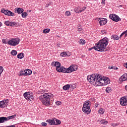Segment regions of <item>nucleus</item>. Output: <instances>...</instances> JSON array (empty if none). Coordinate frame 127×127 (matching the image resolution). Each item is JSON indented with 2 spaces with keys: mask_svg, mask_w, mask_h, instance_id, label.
<instances>
[{
  "mask_svg": "<svg viewBox=\"0 0 127 127\" xmlns=\"http://www.w3.org/2000/svg\"><path fill=\"white\" fill-rule=\"evenodd\" d=\"M52 67H56V70L59 73H71L74 71H77V67L75 64H71L69 67L66 68L65 67L62 66L61 63L59 62H53L51 63Z\"/></svg>",
  "mask_w": 127,
  "mask_h": 127,
  "instance_id": "1",
  "label": "nucleus"
},
{
  "mask_svg": "<svg viewBox=\"0 0 127 127\" xmlns=\"http://www.w3.org/2000/svg\"><path fill=\"white\" fill-rule=\"evenodd\" d=\"M109 44V39L107 37L103 38L96 43L95 46L92 47V49H95L99 52H104L108 51L107 46Z\"/></svg>",
  "mask_w": 127,
  "mask_h": 127,
  "instance_id": "2",
  "label": "nucleus"
},
{
  "mask_svg": "<svg viewBox=\"0 0 127 127\" xmlns=\"http://www.w3.org/2000/svg\"><path fill=\"white\" fill-rule=\"evenodd\" d=\"M54 97V95L51 93H44L43 95H41L39 97V99L44 106L49 107L50 105V101L52 98Z\"/></svg>",
  "mask_w": 127,
  "mask_h": 127,
  "instance_id": "3",
  "label": "nucleus"
},
{
  "mask_svg": "<svg viewBox=\"0 0 127 127\" xmlns=\"http://www.w3.org/2000/svg\"><path fill=\"white\" fill-rule=\"evenodd\" d=\"M99 73H94L92 75H88L87 79L89 83H91L94 86H96L97 84V78L98 77Z\"/></svg>",
  "mask_w": 127,
  "mask_h": 127,
  "instance_id": "4",
  "label": "nucleus"
},
{
  "mask_svg": "<svg viewBox=\"0 0 127 127\" xmlns=\"http://www.w3.org/2000/svg\"><path fill=\"white\" fill-rule=\"evenodd\" d=\"M96 81V86H105L106 84L105 82V78H102L100 74H98Z\"/></svg>",
  "mask_w": 127,
  "mask_h": 127,
  "instance_id": "5",
  "label": "nucleus"
},
{
  "mask_svg": "<svg viewBox=\"0 0 127 127\" xmlns=\"http://www.w3.org/2000/svg\"><path fill=\"white\" fill-rule=\"evenodd\" d=\"M23 96L25 99L29 101V102H31V101L34 100V97L32 95V93H30L29 92H25Z\"/></svg>",
  "mask_w": 127,
  "mask_h": 127,
  "instance_id": "6",
  "label": "nucleus"
},
{
  "mask_svg": "<svg viewBox=\"0 0 127 127\" xmlns=\"http://www.w3.org/2000/svg\"><path fill=\"white\" fill-rule=\"evenodd\" d=\"M19 39H12L8 41L7 44L11 45V46H16L19 44Z\"/></svg>",
  "mask_w": 127,
  "mask_h": 127,
  "instance_id": "7",
  "label": "nucleus"
},
{
  "mask_svg": "<svg viewBox=\"0 0 127 127\" xmlns=\"http://www.w3.org/2000/svg\"><path fill=\"white\" fill-rule=\"evenodd\" d=\"M0 12L8 16H14V15H15L14 13L11 12L10 10H5V9L3 8L1 9Z\"/></svg>",
  "mask_w": 127,
  "mask_h": 127,
  "instance_id": "8",
  "label": "nucleus"
},
{
  "mask_svg": "<svg viewBox=\"0 0 127 127\" xmlns=\"http://www.w3.org/2000/svg\"><path fill=\"white\" fill-rule=\"evenodd\" d=\"M109 18L110 19H112L113 21H115V22H118V21H121L122 19L118 16V15H116L115 14H111L109 15Z\"/></svg>",
  "mask_w": 127,
  "mask_h": 127,
  "instance_id": "9",
  "label": "nucleus"
},
{
  "mask_svg": "<svg viewBox=\"0 0 127 127\" xmlns=\"http://www.w3.org/2000/svg\"><path fill=\"white\" fill-rule=\"evenodd\" d=\"M120 102L121 106H127V96L120 98Z\"/></svg>",
  "mask_w": 127,
  "mask_h": 127,
  "instance_id": "10",
  "label": "nucleus"
},
{
  "mask_svg": "<svg viewBox=\"0 0 127 127\" xmlns=\"http://www.w3.org/2000/svg\"><path fill=\"white\" fill-rule=\"evenodd\" d=\"M100 26L105 25L108 22V19L105 18H100L98 20Z\"/></svg>",
  "mask_w": 127,
  "mask_h": 127,
  "instance_id": "11",
  "label": "nucleus"
},
{
  "mask_svg": "<svg viewBox=\"0 0 127 127\" xmlns=\"http://www.w3.org/2000/svg\"><path fill=\"white\" fill-rule=\"evenodd\" d=\"M82 111L83 113L86 115H90V114H91V109H90V106L85 108H82Z\"/></svg>",
  "mask_w": 127,
  "mask_h": 127,
  "instance_id": "12",
  "label": "nucleus"
},
{
  "mask_svg": "<svg viewBox=\"0 0 127 127\" xmlns=\"http://www.w3.org/2000/svg\"><path fill=\"white\" fill-rule=\"evenodd\" d=\"M15 10V13H18V14H20L24 11V9L22 8H19V7H16L14 9Z\"/></svg>",
  "mask_w": 127,
  "mask_h": 127,
  "instance_id": "13",
  "label": "nucleus"
},
{
  "mask_svg": "<svg viewBox=\"0 0 127 127\" xmlns=\"http://www.w3.org/2000/svg\"><path fill=\"white\" fill-rule=\"evenodd\" d=\"M47 123H48L50 126H56V123L54 119H49L46 121Z\"/></svg>",
  "mask_w": 127,
  "mask_h": 127,
  "instance_id": "14",
  "label": "nucleus"
},
{
  "mask_svg": "<svg viewBox=\"0 0 127 127\" xmlns=\"http://www.w3.org/2000/svg\"><path fill=\"white\" fill-rule=\"evenodd\" d=\"M91 104L90 101H85L83 104V106L82 109H85V108H87L88 107H90V106H91V104Z\"/></svg>",
  "mask_w": 127,
  "mask_h": 127,
  "instance_id": "15",
  "label": "nucleus"
},
{
  "mask_svg": "<svg viewBox=\"0 0 127 127\" xmlns=\"http://www.w3.org/2000/svg\"><path fill=\"white\" fill-rule=\"evenodd\" d=\"M6 107H7V105L4 103V101H3V100L0 101V108H1V109H4V108H6Z\"/></svg>",
  "mask_w": 127,
  "mask_h": 127,
  "instance_id": "16",
  "label": "nucleus"
},
{
  "mask_svg": "<svg viewBox=\"0 0 127 127\" xmlns=\"http://www.w3.org/2000/svg\"><path fill=\"white\" fill-rule=\"evenodd\" d=\"M6 120V117H0V124H3V123H5V122H7Z\"/></svg>",
  "mask_w": 127,
  "mask_h": 127,
  "instance_id": "17",
  "label": "nucleus"
},
{
  "mask_svg": "<svg viewBox=\"0 0 127 127\" xmlns=\"http://www.w3.org/2000/svg\"><path fill=\"white\" fill-rule=\"evenodd\" d=\"M16 118V115H12L10 116H8L6 117V121H9V120H13V119H15Z\"/></svg>",
  "mask_w": 127,
  "mask_h": 127,
  "instance_id": "18",
  "label": "nucleus"
},
{
  "mask_svg": "<svg viewBox=\"0 0 127 127\" xmlns=\"http://www.w3.org/2000/svg\"><path fill=\"white\" fill-rule=\"evenodd\" d=\"M120 81H127V75L126 74H124L123 75H122L119 79Z\"/></svg>",
  "mask_w": 127,
  "mask_h": 127,
  "instance_id": "19",
  "label": "nucleus"
},
{
  "mask_svg": "<svg viewBox=\"0 0 127 127\" xmlns=\"http://www.w3.org/2000/svg\"><path fill=\"white\" fill-rule=\"evenodd\" d=\"M25 71L26 76H29V75H31V74H32V71L30 69H26Z\"/></svg>",
  "mask_w": 127,
  "mask_h": 127,
  "instance_id": "20",
  "label": "nucleus"
},
{
  "mask_svg": "<svg viewBox=\"0 0 127 127\" xmlns=\"http://www.w3.org/2000/svg\"><path fill=\"white\" fill-rule=\"evenodd\" d=\"M111 39L114 40H119L120 39V37L117 35H113L111 36Z\"/></svg>",
  "mask_w": 127,
  "mask_h": 127,
  "instance_id": "21",
  "label": "nucleus"
},
{
  "mask_svg": "<svg viewBox=\"0 0 127 127\" xmlns=\"http://www.w3.org/2000/svg\"><path fill=\"white\" fill-rule=\"evenodd\" d=\"M63 90L64 91H67V90H68L70 89V84H66L63 87Z\"/></svg>",
  "mask_w": 127,
  "mask_h": 127,
  "instance_id": "22",
  "label": "nucleus"
},
{
  "mask_svg": "<svg viewBox=\"0 0 127 127\" xmlns=\"http://www.w3.org/2000/svg\"><path fill=\"white\" fill-rule=\"evenodd\" d=\"M17 58L19 59H22L24 57V54L23 53H19V54L17 55Z\"/></svg>",
  "mask_w": 127,
  "mask_h": 127,
  "instance_id": "23",
  "label": "nucleus"
},
{
  "mask_svg": "<svg viewBox=\"0 0 127 127\" xmlns=\"http://www.w3.org/2000/svg\"><path fill=\"white\" fill-rule=\"evenodd\" d=\"M104 81L105 83V86H106V85H108V84H110V83H111V80H110L109 78H104Z\"/></svg>",
  "mask_w": 127,
  "mask_h": 127,
  "instance_id": "24",
  "label": "nucleus"
},
{
  "mask_svg": "<svg viewBox=\"0 0 127 127\" xmlns=\"http://www.w3.org/2000/svg\"><path fill=\"white\" fill-rule=\"evenodd\" d=\"M19 76H26L25 73V70H22L21 71L19 72Z\"/></svg>",
  "mask_w": 127,
  "mask_h": 127,
  "instance_id": "25",
  "label": "nucleus"
},
{
  "mask_svg": "<svg viewBox=\"0 0 127 127\" xmlns=\"http://www.w3.org/2000/svg\"><path fill=\"white\" fill-rule=\"evenodd\" d=\"M19 25L15 22H10V26H18Z\"/></svg>",
  "mask_w": 127,
  "mask_h": 127,
  "instance_id": "26",
  "label": "nucleus"
},
{
  "mask_svg": "<svg viewBox=\"0 0 127 127\" xmlns=\"http://www.w3.org/2000/svg\"><path fill=\"white\" fill-rule=\"evenodd\" d=\"M11 54L13 56H16V55H17V52L14 50H13L11 52Z\"/></svg>",
  "mask_w": 127,
  "mask_h": 127,
  "instance_id": "27",
  "label": "nucleus"
},
{
  "mask_svg": "<svg viewBox=\"0 0 127 127\" xmlns=\"http://www.w3.org/2000/svg\"><path fill=\"white\" fill-rule=\"evenodd\" d=\"M49 32H50V29H45L43 31V33H49Z\"/></svg>",
  "mask_w": 127,
  "mask_h": 127,
  "instance_id": "28",
  "label": "nucleus"
},
{
  "mask_svg": "<svg viewBox=\"0 0 127 127\" xmlns=\"http://www.w3.org/2000/svg\"><path fill=\"white\" fill-rule=\"evenodd\" d=\"M55 122H56V126L61 125V121L58 119H55Z\"/></svg>",
  "mask_w": 127,
  "mask_h": 127,
  "instance_id": "29",
  "label": "nucleus"
},
{
  "mask_svg": "<svg viewBox=\"0 0 127 127\" xmlns=\"http://www.w3.org/2000/svg\"><path fill=\"white\" fill-rule=\"evenodd\" d=\"M74 11L76 13H79L80 12H82V10H81V9L80 8H75L74 9Z\"/></svg>",
  "mask_w": 127,
  "mask_h": 127,
  "instance_id": "30",
  "label": "nucleus"
},
{
  "mask_svg": "<svg viewBox=\"0 0 127 127\" xmlns=\"http://www.w3.org/2000/svg\"><path fill=\"white\" fill-rule=\"evenodd\" d=\"M106 93H110L112 92V88L110 87H107L106 89Z\"/></svg>",
  "mask_w": 127,
  "mask_h": 127,
  "instance_id": "31",
  "label": "nucleus"
},
{
  "mask_svg": "<svg viewBox=\"0 0 127 127\" xmlns=\"http://www.w3.org/2000/svg\"><path fill=\"white\" fill-rule=\"evenodd\" d=\"M22 17L24 18L25 17H26V16H27L28 14H27V12H23L21 14Z\"/></svg>",
  "mask_w": 127,
  "mask_h": 127,
  "instance_id": "32",
  "label": "nucleus"
},
{
  "mask_svg": "<svg viewBox=\"0 0 127 127\" xmlns=\"http://www.w3.org/2000/svg\"><path fill=\"white\" fill-rule=\"evenodd\" d=\"M104 112L105 110L103 108L100 109L98 111V113H99V114H101V115H103V114L105 113Z\"/></svg>",
  "mask_w": 127,
  "mask_h": 127,
  "instance_id": "33",
  "label": "nucleus"
},
{
  "mask_svg": "<svg viewBox=\"0 0 127 127\" xmlns=\"http://www.w3.org/2000/svg\"><path fill=\"white\" fill-rule=\"evenodd\" d=\"M4 24L7 26H10V22L9 21H5L4 22Z\"/></svg>",
  "mask_w": 127,
  "mask_h": 127,
  "instance_id": "34",
  "label": "nucleus"
},
{
  "mask_svg": "<svg viewBox=\"0 0 127 127\" xmlns=\"http://www.w3.org/2000/svg\"><path fill=\"white\" fill-rule=\"evenodd\" d=\"M62 57H65V56H67V53L65 52H64L62 53H61V55H60Z\"/></svg>",
  "mask_w": 127,
  "mask_h": 127,
  "instance_id": "35",
  "label": "nucleus"
},
{
  "mask_svg": "<svg viewBox=\"0 0 127 127\" xmlns=\"http://www.w3.org/2000/svg\"><path fill=\"white\" fill-rule=\"evenodd\" d=\"M65 14L66 16H70V15H71V12L69 11H66L65 12Z\"/></svg>",
  "mask_w": 127,
  "mask_h": 127,
  "instance_id": "36",
  "label": "nucleus"
},
{
  "mask_svg": "<svg viewBox=\"0 0 127 127\" xmlns=\"http://www.w3.org/2000/svg\"><path fill=\"white\" fill-rule=\"evenodd\" d=\"M108 69H113V70H118V67L116 66H109Z\"/></svg>",
  "mask_w": 127,
  "mask_h": 127,
  "instance_id": "37",
  "label": "nucleus"
},
{
  "mask_svg": "<svg viewBox=\"0 0 127 127\" xmlns=\"http://www.w3.org/2000/svg\"><path fill=\"white\" fill-rule=\"evenodd\" d=\"M80 44H85L86 42H85V40H82L81 39L79 41Z\"/></svg>",
  "mask_w": 127,
  "mask_h": 127,
  "instance_id": "38",
  "label": "nucleus"
},
{
  "mask_svg": "<svg viewBox=\"0 0 127 127\" xmlns=\"http://www.w3.org/2000/svg\"><path fill=\"white\" fill-rule=\"evenodd\" d=\"M2 72H3V67L0 66V75H1V73H2Z\"/></svg>",
  "mask_w": 127,
  "mask_h": 127,
  "instance_id": "39",
  "label": "nucleus"
},
{
  "mask_svg": "<svg viewBox=\"0 0 127 127\" xmlns=\"http://www.w3.org/2000/svg\"><path fill=\"white\" fill-rule=\"evenodd\" d=\"M83 29H82V28H81V26H80V25H78V31H79V32L82 31Z\"/></svg>",
  "mask_w": 127,
  "mask_h": 127,
  "instance_id": "40",
  "label": "nucleus"
},
{
  "mask_svg": "<svg viewBox=\"0 0 127 127\" xmlns=\"http://www.w3.org/2000/svg\"><path fill=\"white\" fill-rule=\"evenodd\" d=\"M41 125H42V127H46V126H47V123H46L45 122H43L41 123Z\"/></svg>",
  "mask_w": 127,
  "mask_h": 127,
  "instance_id": "41",
  "label": "nucleus"
},
{
  "mask_svg": "<svg viewBox=\"0 0 127 127\" xmlns=\"http://www.w3.org/2000/svg\"><path fill=\"white\" fill-rule=\"evenodd\" d=\"M2 101L4 102V103L6 104H6H8V99H4Z\"/></svg>",
  "mask_w": 127,
  "mask_h": 127,
  "instance_id": "42",
  "label": "nucleus"
},
{
  "mask_svg": "<svg viewBox=\"0 0 127 127\" xmlns=\"http://www.w3.org/2000/svg\"><path fill=\"white\" fill-rule=\"evenodd\" d=\"M56 103L57 104V106H60V105H61V102L60 101H57Z\"/></svg>",
  "mask_w": 127,
  "mask_h": 127,
  "instance_id": "43",
  "label": "nucleus"
},
{
  "mask_svg": "<svg viewBox=\"0 0 127 127\" xmlns=\"http://www.w3.org/2000/svg\"><path fill=\"white\" fill-rule=\"evenodd\" d=\"M101 32H102V33H103V34H107V32L105 30H102L101 31Z\"/></svg>",
  "mask_w": 127,
  "mask_h": 127,
  "instance_id": "44",
  "label": "nucleus"
},
{
  "mask_svg": "<svg viewBox=\"0 0 127 127\" xmlns=\"http://www.w3.org/2000/svg\"><path fill=\"white\" fill-rule=\"evenodd\" d=\"M2 43H4V44H7V43H6V41H5V39H3L2 40Z\"/></svg>",
  "mask_w": 127,
  "mask_h": 127,
  "instance_id": "45",
  "label": "nucleus"
},
{
  "mask_svg": "<svg viewBox=\"0 0 127 127\" xmlns=\"http://www.w3.org/2000/svg\"><path fill=\"white\" fill-rule=\"evenodd\" d=\"M86 8H87V7H83L80 8V10H82V11H84V10H85Z\"/></svg>",
  "mask_w": 127,
  "mask_h": 127,
  "instance_id": "46",
  "label": "nucleus"
},
{
  "mask_svg": "<svg viewBox=\"0 0 127 127\" xmlns=\"http://www.w3.org/2000/svg\"><path fill=\"white\" fill-rule=\"evenodd\" d=\"M104 123H105V120H101L100 124H103V125H104Z\"/></svg>",
  "mask_w": 127,
  "mask_h": 127,
  "instance_id": "47",
  "label": "nucleus"
},
{
  "mask_svg": "<svg viewBox=\"0 0 127 127\" xmlns=\"http://www.w3.org/2000/svg\"><path fill=\"white\" fill-rule=\"evenodd\" d=\"M5 127H15V125H11L9 126H6Z\"/></svg>",
  "mask_w": 127,
  "mask_h": 127,
  "instance_id": "48",
  "label": "nucleus"
},
{
  "mask_svg": "<svg viewBox=\"0 0 127 127\" xmlns=\"http://www.w3.org/2000/svg\"><path fill=\"white\" fill-rule=\"evenodd\" d=\"M123 35H125V32H123L121 35L120 36V38L123 36Z\"/></svg>",
  "mask_w": 127,
  "mask_h": 127,
  "instance_id": "49",
  "label": "nucleus"
},
{
  "mask_svg": "<svg viewBox=\"0 0 127 127\" xmlns=\"http://www.w3.org/2000/svg\"><path fill=\"white\" fill-rule=\"evenodd\" d=\"M105 1H106V0H102V1L101 2L102 4H105Z\"/></svg>",
  "mask_w": 127,
  "mask_h": 127,
  "instance_id": "50",
  "label": "nucleus"
},
{
  "mask_svg": "<svg viewBox=\"0 0 127 127\" xmlns=\"http://www.w3.org/2000/svg\"><path fill=\"white\" fill-rule=\"evenodd\" d=\"M107 124H108V121H105L104 123L103 124V125H107Z\"/></svg>",
  "mask_w": 127,
  "mask_h": 127,
  "instance_id": "51",
  "label": "nucleus"
},
{
  "mask_svg": "<svg viewBox=\"0 0 127 127\" xmlns=\"http://www.w3.org/2000/svg\"><path fill=\"white\" fill-rule=\"evenodd\" d=\"M124 66H125V67H126V68H127V63L124 64Z\"/></svg>",
  "mask_w": 127,
  "mask_h": 127,
  "instance_id": "52",
  "label": "nucleus"
},
{
  "mask_svg": "<svg viewBox=\"0 0 127 127\" xmlns=\"http://www.w3.org/2000/svg\"><path fill=\"white\" fill-rule=\"evenodd\" d=\"M125 90L127 91V85L125 86Z\"/></svg>",
  "mask_w": 127,
  "mask_h": 127,
  "instance_id": "53",
  "label": "nucleus"
},
{
  "mask_svg": "<svg viewBox=\"0 0 127 127\" xmlns=\"http://www.w3.org/2000/svg\"><path fill=\"white\" fill-rule=\"evenodd\" d=\"M92 49H93V48H91L88 49V50H89V51H91V50H92Z\"/></svg>",
  "mask_w": 127,
  "mask_h": 127,
  "instance_id": "54",
  "label": "nucleus"
},
{
  "mask_svg": "<svg viewBox=\"0 0 127 127\" xmlns=\"http://www.w3.org/2000/svg\"><path fill=\"white\" fill-rule=\"evenodd\" d=\"M127 34H125L124 37H127Z\"/></svg>",
  "mask_w": 127,
  "mask_h": 127,
  "instance_id": "55",
  "label": "nucleus"
},
{
  "mask_svg": "<svg viewBox=\"0 0 127 127\" xmlns=\"http://www.w3.org/2000/svg\"><path fill=\"white\" fill-rule=\"evenodd\" d=\"M27 11H28V12H31V10H28Z\"/></svg>",
  "mask_w": 127,
  "mask_h": 127,
  "instance_id": "56",
  "label": "nucleus"
},
{
  "mask_svg": "<svg viewBox=\"0 0 127 127\" xmlns=\"http://www.w3.org/2000/svg\"><path fill=\"white\" fill-rule=\"evenodd\" d=\"M1 22H0V26H1Z\"/></svg>",
  "mask_w": 127,
  "mask_h": 127,
  "instance_id": "57",
  "label": "nucleus"
},
{
  "mask_svg": "<svg viewBox=\"0 0 127 127\" xmlns=\"http://www.w3.org/2000/svg\"><path fill=\"white\" fill-rule=\"evenodd\" d=\"M119 6H120V7H122L123 6V5H120Z\"/></svg>",
  "mask_w": 127,
  "mask_h": 127,
  "instance_id": "58",
  "label": "nucleus"
},
{
  "mask_svg": "<svg viewBox=\"0 0 127 127\" xmlns=\"http://www.w3.org/2000/svg\"><path fill=\"white\" fill-rule=\"evenodd\" d=\"M95 107H96L97 108V107H98V105H97V104H95Z\"/></svg>",
  "mask_w": 127,
  "mask_h": 127,
  "instance_id": "59",
  "label": "nucleus"
}]
</instances>
